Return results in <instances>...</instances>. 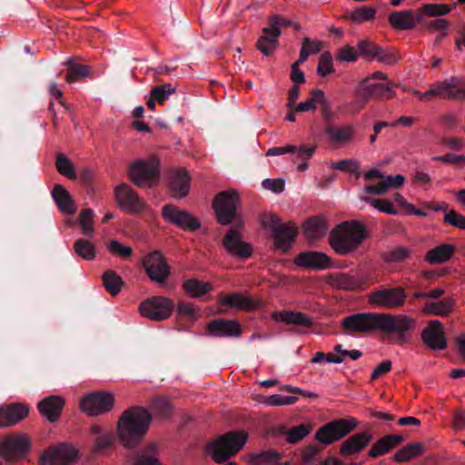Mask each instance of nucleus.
Instances as JSON below:
<instances>
[{
    "instance_id": "obj_1",
    "label": "nucleus",
    "mask_w": 465,
    "mask_h": 465,
    "mask_svg": "<svg viewBox=\"0 0 465 465\" xmlns=\"http://www.w3.org/2000/svg\"><path fill=\"white\" fill-rule=\"evenodd\" d=\"M415 326V320L403 314L358 312L341 321V327L347 333L381 331L387 335L392 343L397 344L408 342Z\"/></svg>"
},
{
    "instance_id": "obj_2",
    "label": "nucleus",
    "mask_w": 465,
    "mask_h": 465,
    "mask_svg": "<svg viewBox=\"0 0 465 465\" xmlns=\"http://www.w3.org/2000/svg\"><path fill=\"white\" fill-rule=\"evenodd\" d=\"M151 421L152 415L146 409L140 406L127 409L117 423L120 441L126 448H134L147 433Z\"/></svg>"
},
{
    "instance_id": "obj_3",
    "label": "nucleus",
    "mask_w": 465,
    "mask_h": 465,
    "mask_svg": "<svg viewBox=\"0 0 465 465\" xmlns=\"http://www.w3.org/2000/svg\"><path fill=\"white\" fill-rule=\"evenodd\" d=\"M365 237V226L359 221H350L333 229L330 233L329 242L337 253L345 255L356 250Z\"/></svg>"
},
{
    "instance_id": "obj_4",
    "label": "nucleus",
    "mask_w": 465,
    "mask_h": 465,
    "mask_svg": "<svg viewBox=\"0 0 465 465\" xmlns=\"http://www.w3.org/2000/svg\"><path fill=\"white\" fill-rule=\"evenodd\" d=\"M248 434L242 431H229L210 441L205 447V452L215 462L223 463L233 457L245 445Z\"/></svg>"
},
{
    "instance_id": "obj_5",
    "label": "nucleus",
    "mask_w": 465,
    "mask_h": 465,
    "mask_svg": "<svg viewBox=\"0 0 465 465\" xmlns=\"http://www.w3.org/2000/svg\"><path fill=\"white\" fill-rule=\"evenodd\" d=\"M262 223L272 232L275 248L287 252L296 240L297 227L291 222L281 223L280 218L273 213L265 215Z\"/></svg>"
},
{
    "instance_id": "obj_6",
    "label": "nucleus",
    "mask_w": 465,
    "mask_h": 465,
    "mask_svg": "<svg viewBox=\"0 0 465 465\" xmlns=\"http://www.w3.org/2000/svg\"><path fill=\"white\" fill-rule=\"evenodd\" d=\"M128 177L138 187H152L159 178V161L155 157L134 161L129 165Z\"/></svg>"
},
{
    "instance_id": "obj_7",
    "label": "nucleus",
    "mask_w": 465,
    "mask_h": 465,
    "mask_svg": "<svg viewBox=\"0 0 465 465\" xmlns=\"http://www.w3.org/2000/svg\"><path fill=\"white\" fill-rule=\"evenodd\" d=\"M292 25V22L281 15L271 16L268 26L262 29V35L259 37L256 46L264 54L271 55L279 45L278 38L282 34V28Z\"/></svg>"
},
{
    "instance_id": "obj_8",
    "label": "nucleus",
    "mask_w": 465,
    "mask_h": 465,
    "mask_svg": "<svg viewBox=\"0 0 465 465\" xmlns=\"http://www.w3.org/2000/svg\"><path fill=\"white\" fill-rule=\"evenodd\" d=\"M357 424L358 420L354 418L334 420L319 428L315 439L324 445L331 444L352 431Z\"/></svg>"
},
{
    "instance_id": "obj_9",
    "label": "nucleus",
    "mask_w": 465,
    "mask_h": 465,
    "mask_svg": "<svg viewBox=\"0 0 465 465\" xmlns=\"http://www.w3.org/2000/svg\"><path fill=\"white\" fill-rule=\"evenodd\" d=\"M407 293L401 286L380 289L369 294V302L378 308L392 310L405 304Z\"/></svg>"
},
{
    "instance_id": "obj_10",
    "label": "nucleus",
    "mask_w": 465,
    "mask_h": 465,
    "mask_svg": "<svg viewBox=\"0 0 465 465\" xmlns=\"http://www.w3.org/2000/svg\"><path fill=\"white\" fill-rule=\"evenodd\" d=\"M239 203V195L234 191H223L218 193L213 202L218 222L223 225H228L236 218V209Z\"/></svg>"
},
{
    "instance_id": "obj_11",
    "label": "nucleus",
    "mask_w": 465,
    "mask_h": 465,
    "mask_svg": "<svg viewBox=\"0 0 465 465\" xmlns=\"http://www.w3.org/2000/svg\"><path fill=\"white\" fill-rule=\"evenodd\" d=\"M114 405V396L108 391H93L85 394L81 401V410L89 416H99L109 412Z\"/></svg>"
},
{
    "instance_id": "obj_12",
    "label": "nucleus",
    "mask_w": 465,
    "mask_h": 465,
    "mask_svg": "<svg viewBox=\"0 0 465 465\" xmlns=\"http://www.w3.org/2000/svg\"><path fill=\"white\" fill-rule=\"evenodd\" d=\"M143 266L150 280L164 284L171 274L170 266L160 251L149 252L143 259Z\"/></svg>"
},
{
    "instance_id": "obj_13",
    "label": "nucleus",
    "mask_w": 465,
    "mask_h": 465,
    "mask_svg": "<svg viewBox=\"0 0 465 465\" xmlns=\"http://www.w3.org/2000/svg\"><path fill=\"white\" fill-rule=\"evenodd\" d=\"M173 302L163 296H153L143 301L139 306L143 316L154 321L167 319L173 312Z\"/></svg>"
},
{
    "instance_id": "obj_14",
    "label": "nucleus",
    "mask_w": 465,
    "mask_h": 465,
    "mask_svg": "<svg viewBox=\"0 0 465 465\" xmlns=\"http://www.w3.org/2000/svg\"><path fill=\"white\" fill-rule=\"evenodd\" d=\"M77 450L67 443L48 449L41 456V465H69L77 459Z\"/></svg>"
},
{
    "instance_id": "obj_15",
    "label": "nucleus",
    "mask_w": 465,
    "mask_h": 465,
    "mask_svg": "<svg viewBox=\"0 0 465 465\" xmlns=\"http://www.w3.org/2000/svg\"><path fill=\"white\" fill-rule=\"evenodd\" d=\"M30 448L29 440L24 435H9L0 441V456L6 461L22 458Z\"/></svg>"
},
{
    "instance_id": "obj_16",
    "label": "nucleus",
    "mask_w": 465,
    "mask_h": 465,
    "mask_svg": "<svg viewBox=\"0 0 465 465\" xmlns=\"http://www.w3.org/2000/svg\"><path fill=\"white\" fill-rule=\"evenodd\" d=\"M392 87V83L385 84L382 83L371 82V78L363 79L358 87V94L361 100L360 109H361L371 98H392L394 95Z\"/></svg>"
},
{
    "instance_id": "obj_17",
    "label": "nucleus",
    "mask_w": 465,
    "mask_h": 465,
    "mask_svg": "<svg viewBox=\"0 0 465 465\" xmlns=\"http://www.w3.org/2000/svg\"><path fill=\"white\" fill-rule=\"evenodd\" d=\"M162 215L166 222L183 230L195 231L201 226L197 218L185 210L176 208L174 205H164L162 209Z\"/></svg>"
},
{
    "instance_id": "obj_18",
    "label": "nucleus",
    "mask_w": 465,
    "mask_h": 465,
    "mask_svg": "<svg viewBox=\"0 0 465 465\" xmlns=\"http://www.w3.org/2000/svg\"><path fill=\"white\" fill-rule=\"evenodd\" d=\"M423 343L432 351L447 348V340L442 323L438 320L430 321L420 333Z\"/></svg>"
},
{
    "instance_id": "obj_19",
    "label": "nucleus",
    "mask_w": 465,
    "mask_h": 465,
    "mask_svg": "<svg viewBox=\"0 0 465 465\" xmlns=\"http://www.w3.org/2000/svg\"><path fill=\"white\" fill-rule=\"evenodd\" d=\"M115 197L119 206L127 213H140L144 205L137 193L128 184L122 183L115 189Z\"/></svg>"
},
{
    "instance_id": "obj_20",
    "label": "nucleus",
    "mask_w": 465,
    "mask_h": 465,
    "mask_svg": "<svg viewBox=\"0 0 465 465\" xmlns=\"http://www.w3.org/2000/svg\"><path fill=\"white\" fill-rule=\"evenodd\" d=\"M223 244L230 254L240 259H247L252 253L251 245L241 240V234L236 229H230L226 232Z\"/></svg>"
},
{
    "instance_id": "obj_21",
    "label": "nucleus",
    "mask_w": 465,
    "mask_h": 465,
    "mask_svg": "<svg viewBox=\"0 0 465 465\" xmlns=\"http://www.w3.org/2000/svg\"><path fill=\"white\" fill-rule=\"evenodd\" d=\"M294 263L300 267L312 270H325L331 266V261L324 252L307 251L300 252L294 258Z\"/></svg>"
},
{
    "instance_id": "obj_22",
    "label": "nucleus",
    "mask_w": 465,
    "mask_h": 465,
    "mask_svg": "<svg viewBox=\"0 0 465 465\" xmlns=\"http://www.w3.org/2000/svg\"><path fill=\"white\" fill-rule=\"evenodd\" d=\"M388 20L395 29L410 30L422 23V15L413 10L395 11L390 14Z\"/></svg>"
},
{
    "instance_id": "obj_23",
    "label": "nucleus",
    "mask_w": 465,
    "mask_h": 465,
    "mask_svg": "<svg viewBox=\"0 0 465 465\" xmlns=\"http://www.w3.org/2000/svg\"><path fill=\"white\" fill-rule=\"evenodd\" d=\"M207 329L211 335L216 337H240L242 335L241 325L234 320H213L208 323Z\"/></svg>"
},
{
    "instance_id": "obj_24",
    "label": "nucleus",
    "mask_w": 465,
    "mask_h": 465,
    "mask_svg": "<svg viewBox=\"0 0 465 465\" xmlns=\"http://www.w3.org/2000/svg\"><path fill=\"white\" fill-rule=\"evenodd\" d=\"M29 409L23 403H11L0 407V427L13 426L28 415Z\"/></svg>"
},
{
    "instance_id": "obj_25",
    "label": "nucleus",
    "mask_w": 465,
    "mask_h": 465,
    "mask_svg": "<svg viewBox=\"0 0 465 465\" xmlns=\"http://www.w3.org/2000/svg\"><path fill=\"white\" fill-rule=\"evenodd\" d=\"M64 406V399L56 395L45 397L37 403L39 412L50 422H55L58 420Z\"/></svg>"
},
{
    "instance_id": "obj_26",
    "label": "nucleus",
    "mask_w": 465,
    "mask_h": 465,
    "mask_svg": "<svg viewBox=\"0 0 465 465\" xmlns=\"http://www.w3.org/2000/svg\"><path fill=\"white\" fill-rule=\"evenodd\" d=\"M169 190L173 198L181 199L188 194L190 189V176L183 170L173 171L169 175Z\"/></svg>"
},
{
    "instance_id": "obj_27",
    "label": "nucleus",
    "mask_w": 465,
    "mask_h": 465,
    "mask_svg": "<svg viewBox=\"0 0 465 465\" xmlns=\"http://www.w3.org/2000/svg\"><path fill=\"white\" fill-rule=\"evenodd\" d=\"M372 435L362 431L349 437L341 444L340 453L343 456H351L361 451L371 440Z\"/></svg>"
},
{
    "instance_id": "obj_28",
    "label": "nucleus",
    "mask_w": 465,
    "mask_h": 465,
    "mask_svg": "<svg viewBox=\"0 0 465 465\" xmlns=\"http://www.w3.org/2000/svg\"><path fill=\"white\" fill-rule=\"evenodd\" d=\"M218 302L222 306L237 308L244 311H252L257 307L256 302L251 297L242 295L240 292L220 294Z\"/></svg>"
},
{
    "instance_id": "obj_29",
    "label": "nucleus",
    "mask_w": 465,
    "mask_h": 465,
    "mask_svg": "<svg viewBox=\"0 0 465 465\" xmlns=\"http://www.w3.org/2000/svg\"><path fill=\"white\" fill-rule=\"evenodd\" d=\"M52 197L58 209L68 215L76 212V206L68 191L62 184H55L52 190Z\"/></svg>"
},
{
    "instance_id": "obj_30",
    "label": "nucleus",
    "mask_w": 465,
    "mask_h": 465,
    "mask_svg": "<svg viewBox=\"0 0 465 465\" xmlns=\"http://www.w3.org/2000/svg\"><path fill=\"white\" fill-rule=\"evenodd\" d=\"M404 441V438L401 435L389 434L379 439L370 449L368 456L371 458H377L389 452L395 446Z\"/></svg>"
},
{
    "instance_id": "obj_31",
    "label": "nucleus",
    "mask_w": 465,
    "mask_h": 465,
    "mask_svg": "<svg viewBox=\"0 0 465 465\" xmlns=\"http://www.w3.org/2000/svg\"><path fill=\"white\" fill-rule=\"evenodd\" d=\"M315 149H316L315 146L307 147L305 145H302L300 147H297L295 145L272 147L267 151L266 155L274 156V155H281L283 153H294L295 159L293 161L309 160L313 155Z\"/></svg>"
},
{
    "instance_id": "obj_32",
    "label": "nucleus",
    "mask_w": 465,
    "mask_h": 465,
    "mask_svg": "<svg viewBox=\"0 0 465 465\" xmlns=\"http://www.w3.org/2000/svg\"><path fill=\"white\" fill-rule=\"evenodd\" d=\"M455 306V300L451 297L444 298L441 301H426L422 312L427 314L447 316L452 312Z\"/></svg>"
},
{
    "instance_id": "obj_33",
    "label": "nucleus",
    "mask_w": 465,
    "mask_h": 465,
    "mask_svg": "<svg viewBox=\"0 0 465 465\" xmlns=\"http://www.w3.org/2000/svg\"><path fill=\"white\" fill-rule=\"evenodd\" d=\"M302 229L308 239L317 240L325 235L328 226L323 219L312 217L304 222Z\"/></svg>"
},
{
    "instance_id": "obj_34",
    "label": "nucleus",
    "mask_w": 465,
    "mask_h": 465,
    "mask_svg": "<svg viewBox=\"0 0 465 465\" xmlns=\"http://www.w3.org/2000/svg\"><path fill=\"white\" fill-rule=\"evenodd\" d=\"M275 321H281L287 324H295L302 327H310L312 325V319L305 313L300 312L282 311L273 314Z\"/></svg>"
},
{
    "instance_id": "obj_35",
    "label": "nucleus",
    "mask_w": 465,
    "mask_h": 465,
    "mask_svg": "<svg viewBox=\"0 0 465 465\" xmlns=\"http://www.w3.org/2000/svg\"><path fill=\"white\" fill-rule=\"evenodd\" d=\"M312 430L311 424H300L296 427L287 429L285 426H280L275 434H282L286 436V441L294 444L301 441L303 438H305Z\"/></svg>"
},
{
    "instance_id": "obj_36",
    "label": "nucleus",
    "mask_w": 465,
    "mask_h": 465,
    "mask_svg": "<svg viewBox=\"0 0 465 465\" xmlns=\"http://www.w3.org/2000/svg\"><path fill=\"white\" fill-rule=\"evenodd\" d=\"M455 247L451 244L445 243L430 250L425 259L431 264L441 263L450 259L454 253Z\"/></svg>"
},
{
    "instance_id": "obj_37",
    "label": "nucleus",
    "mask_w": 465,
    "mask_h": 465,
    "mask_svg": "<svg viewBox=\"0 0 465 465\" xmlns=\"http://www.w3.org/2000/svg\"><path fill=\"white\" fill-rule=\"evenodd\" d=\"M309 44V38H304L302 41V48L300 51L299 59L294 62L291 66V80L295 84H303L305 82V76L302 70H300V66L304 63L308 56L310 55V52L306 50L305 45Z\"/></svg>"
},
{
    "instance_id": "obj_38",
    "label": "nucleus",
    "mask_w": 465,
    "mask_h": 465,
    "mask_svg": "<svg viewBox=\"0 0 465 465\" xmlns=\"http://www.w3.org/2000/svg\"><path fill=\"white\" fill-rule=\"evenodd\" d=\"M325 134L331 143L341 144L345 143L352 139L354 129L350 125L342 128L327 126L325 129Z\"/></svg>"
},
{
    "instance_id": "obj_39",
    "label": "nucleus",
    "mask_w": 465,
    "mask_h": 465,
    "mask_svg": "<svg viewBox=\"0 0 465 465\" xmlns=\"http://www.w3.org/2000/svg\"><path fill=\"white\" fill-rule=\"evenodd\" d=\"M424 449L425 446L421 442L409 443L393 455V460L397 462L408 461L411 459L420 455L424 451Z\"/></svg>"
},
{
    "instance_id": "obj_40",
    "label": "nucleus",
    "mask_w": 465,
    "mask_h": 465,
    "mask_svg": "<svg viewBox=\"0 0 465 465\" xmlns=\"http://www.w3.org/2000/svg\"><path fill=\"white\" fill-rule=\"evenodd\" d=\"M64 64L68 66L65 76L67 83L78 82L90 75V67L87 65L74 63L72 60H67Z\"/></svg>"
},
{
    "instance_id": "obj_41",
    "label": "nucleus",
    "mask_w": 465,
    "mask_h": 465,
    "mask_svg": "<svg viewBox=\"0 0 465 465\" xmlns=\"http://www.w3.org/2000/svg\"><path fill=\"white\" fill-rule=\"evenodd\" d=\"M103 284L105 290L112 295L116 296L122 290L124 282L122 278L113 270H107L103 274Z\"/></svg>"
},
{
    "instance_id": "obj_42",
    "label": "nucleus",
    "mask_w": 465,
    "mask_h": 465,
    "mask_svg": "<svg viewBox=\"0 0 465 465\" xmlns=\"http://www.w3.org/2000/svg\"><path fill=\"white\" fill-rule=\"evenodd\" d=\"M183 289L191 297L198 298L212 291V285L197 279H188L183 282Z\"/></svg>"
},
{
    "instance_id": "obj_43",
    "label": "nucleus",
    "mask_w": 465,
    "mask_h": 465,
    "mask_svg": "<svg viewBox=\"0 0 465 465\" xmlns=\"http://www.w3.org/2000/svg\"><path fill=\"white\" fill-rule=\"evenodd\" d=\"M376 13V8L363 5L353 12H347L343 15V18L355 23H363L365 21L373 20Z\"/></svg>"
},
{
    "instance_id": "obj_44",
    "label": "nucleus",
    "mask_w": 465,
    "mask_h": 465,
    "mask_svg": "<svg viewBox=\"0 0 465 465\" xmlns=\"http://www.w3.org/2000/svg\"><path fill=\"white\" fill-rule=\"evenodd\" d=\"M414 94H416L420 100H425L431 96H439L440 98L449 99L447 80L435 82L425 93L414 91Z\"/></svg>"
},
{
    "instance_id": "obj_45",
    "label": "nucleus",
    "mask_w": 465,
    "mask_h": 465,
    "mask_svg": "<svg viewBox=\"0 0 465 465\" xmlns=\"http://www.w3.org/2000/svg\"><path fill=\"white\" fill-rule=\"evenodd\" d=\"M332 285L345 291H354L360 289L362 282L354 276L345 273H338L332 278Z\"/></svg>"
},
{
    "instance_id": "obj_46",
    "label": "nucleus",
    "mask_w": 465,
    "mask_h": 465,
    "mask_svg": "<svg viewBox=\"0 0 465 465\" xmlns=\"http://www.w3.org/2000/svg\"><path fill=\"white\" fill-rule=\"evenodd\" d=\"M156 449L153 443L139 451L134 458V465H162L155 456Z\"/></svg>"
},
{
    "instance_id": "obj_47",
    "label": "nucleus",
    "mask_w": 465,
    "mask_h": 465,
    "mask_svg": "<svg viewBox=\"0 0 465 465\" xmlns=\"http://www.w3.org/2000/svg\"><path fill=\"white\" fill-rule=\"evenodd\" d=\"M281 454L274 450H267L259 453H251L249 462L252 465H267L279 461Z\"/></svg>"
},
{
    "instance_id": "obj_48",
    "label": "nucleus",
    "mask_w": 465,
    "mask_h": 465,
    "mask_svg": "<svg viewBox=\"0 0 465 465\" xmlns=\"http://www.w3.org/2000/svg\"><path fill=\"white\" fill-rule=\"evenodd\" d=\"M75 253L85 261H92L95 258V246L86 239L79 238L74 243Z\"/></svg>"
},
{
    "instance_id": "obj_49",
    "label": "nucleus",
    "mask_w": 465,
    "mask_h": 465,
    "mask_svg": "<svg viewBox=\"0 0 465 465\" xmlns=\"http://www.w3.org/2000/svg\"><path fill=\"white\" fill-rule=\"evenodd\" d=\"M449 99L462 100L465 98V80L451 76L447 80Z\"/></svg>"
},
{
    "instance_id": "obj_50",
    "label": "nucleus",
    "mask_w": 465,
    "mask_h": 465,
    "mask_svg": "<svg viewBox=\"0 0 465 465\" xmlns=\"http://www.w3.org/2000/svg\"><path fill=\"white\" fill-rule=\"evenodd\" d=\"M114 440V435L112 432H106L97 436L94 440L92 452L94 454H100L109 450L113 446Z\"/></svg>"
},
{
    "instance_id": "obj_51",
    "label": "nucleus",
    "mask_w": 465,
    "mask_h": 465,
    "mask_svg": "<svg viewBox=\"0 0 465 465\" xmlns=\"http://www.w3.org/2000/svg\"><path fill=\"white\" fill-rule=\"evenodd\" d=\"M323 91L320 89H314L311 92V97L296 105L294 112L302 113L315 110L316 104L322 101Z\"/></svg>"
},
{
    "instance_id": "obj_52",
    "label": "nucleus",
    "mask_w": 465,
    "mask_h": 465,
    "mask_svg": "<svg viewBox=\"0 0 465 465\" xmlns=\"http://www.w3.org/2000/svg\"><path fill=\"white\" fill-rule=\"evenodd\" d=\"M176 92V87L171 84L155 85L151 89V95L156 99L159 104H163L171 94Z\"/></svg>"
},
{
    "instance_id": "obj_53",
    "label": "nucleus",
    "mask_w": 465,
    "mask_h": 465,
    "mask_svg": "<svg viewBox=\"0 0 465 465\" xmlns=\"http://www.w3.org/2000/svg\"><path fill=\"white\" fill-rule=\"evenodd\" d=\"M153 412L160 418H167L172 413V406L170 401L164 397H156L152 402Z\"/></svg>"
},
{
    "instance_id": "obj_54",
    "label": "nucleus",
    "mask_w": 465,
    "mask_h": 465,
    "mask_svg": "<svg viewBox=\"0 0 465 465\" xmlns=\"http://www.w3.org/2000/svg\"><path fill=\"white\" fill-rule=\"evenodd\" d=\"M55 166L58 173L62 175H64L69 179L76 178L74 167L65 155L62 153L57 155Z\"/></svg>"
},
{
    "instance_id": "obj_55",
    "label": "nucleus",
    "mask_w": 465,
    "mask_h": 465,
    "mask_svg": "<svg viewBox=\"0 0 465 465\" xmlns=\"http://www.w3.org/2000/svg\"><path fill=\"white\" fill-rule=\"evenodd\" d=\"M450 7L445 4H425L420 9V14L428 16H441L449 14Z\"/></svg>"
},
{
    "instance_id": "obj_56",
    "label": "nucleus",
    "mask_w": 465,
    "mask_h": 465,
    "mask_svg": "<svg viewBox=\"0 0 465 465\" xmlns=\"http://www.w3.org/2000/svg\"><path fill=\"white\" fill-rule=\"evenodd\" d=\"M362 200L364 202L370 203L371 206H373L374 208H376L377 210H379L381 213L393 214V215L398 214V210L396 208H394L391 202H390L388 200L374 199V198H371V197H367V196L363 197Z\"/></svg>"
},
{
    "instance_id": "obj_57",
    "label": "nucleus",
    "mask_w": 465,
    "mask_h": 465,
    "mask_svg": "<svg viewBox=\"0 0 465 465\" xmlns=\"http://www.w3.org/2000/svg\"><path fill=\"white\" fill-rule=\"evenodd\" d=\"M93 214L91 209H84L79 215V223L83 229V234L89 237H92L94 233Z\"/></svg>"
},
{
    "instance_id": "obj_58",
    "label": "nucleus",
    "mask_w": 465,
    "mask_h": 465,
    "mask_svg": "<svg viewBox=\"0 0 465 465\" xmlns=\"http://www.w3.org/2000/svg\"><path fill=\"white\" fill-rule=\"evenodd\" d=\"M410 256V251L407 248L399 246L383 253V259L387 262H400Z\"/></svg>"
},
{
    "instance_id": "obj_59",
    "label": "nucleus",
    "mask_w": 465,
    "mask_h": 465,
    "mask_svg": "<svg viewBox=\"0 0 465 465\" xmlns=\"http://www.w3.org/2000/svg\"><path fill=\"white\" fill-rule=\"evenodd\" d=\"M332 72H334L332 66V56L330 52H324L319 59L317 73L319 75L324 77Z\"/></svg>"
},
{
    "instance_id": "obj_60",
    "label": "nucleus",
    "mask_w": 465,
    "mask_h": 465,
    "mask_svg": "<svg viewBox=\"0 0 465 465\" xmlns=\"http://www.w3.org/2000/svg\"><path fill=\"white\" fill-rule=\"evenodd\" d=\"M107 249L113 254L118 255L124 259L130 258L133 254V249L130 246L124 245L116 240L111 241L107 245Z\"/></svg>"
},
{
    "instance_id": "obj_61",
    "label": "nucleus",
    "mask_w": 465,
    "mask_h": 465,
    "mask_svg": "<svg viewBox=\"0 0 465 465\" xmlns=\"http://www.w3.org/2000/svg\"><path fill=\"white\" fill-rule=\"evenodd\" d=\"M331 168L334 170H339L350 173H356L359 176V163L356 160L353 159H345L341 160L338 163H335L331 165Z\"/></svg>"
},
{
    "instance_id": "obj_62",
    "label": "nucleus",
    "mask_w": 465,
    "mask_h": 465,
    "mask_svg": "<svg viewBox=\"0 0 465 465\" xmlns=\"http://www.w3.org/2000/svg\"><path fill=\"white\" fill-rule=\"evenodd\" d=\"M443 222L456 228L465 230V216L459 214L454 210H450V213L444 215Z\"/></svg>"
},
{
    "instance_id": "obj_63",
    "label": "nucleus",
    "mask_w": 465,
    "mask_h": 465,
    "mask_svg": "<svg viewBox=\"0 0 465 465\" xmlns=\"http://www.w3.org/2000/svg\"><path fill=\"white\" fill-rule=\"evenodd\" d=\"M379 47V45L368 40L361 41L358 44L360 54L369 58H374L376 56Z\"/></svg>"
},
{
    "instance_id": "obj_64",
    "label": "nucleus",
    "mask_w": 465,
    "mask_h": 465,
    "mask_svg": "<svg viewBox=\"0 0 465 465\" xmlns=\"http://www.w3.org/2000/svg\"><path fill=\"white\" fill-rule=\"evenodd\" d=\"M358 56L354 47L345 45L339 50L336 59L341 62H355Z\"/></svg>"
}]
</instances>
